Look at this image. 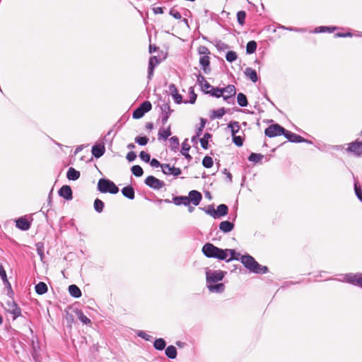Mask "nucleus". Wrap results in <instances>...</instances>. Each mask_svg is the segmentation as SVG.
Returning <instances> with one entry per match:
<instances>
[{
	"label": "nucleus",
	"instance_id": "f257e3e1",
	"mask_svg": "<svg viewBox=\"0 0 362 362\" xmlns=\"http://www.w3.org/2000/svg\"><path fill=\"white\" fill-rule=\"evenodd\" d=\"M241 262L250 272L256 274H265L268 272L266 266L259 264L252 256L249 255L241 256Z\"/></svg>",
	"mask_w": 362,
	"mask_h": 362
},
{
	"label": "nucleus",
	"instance_id": "f03ea898",
	"mask_svg": "<svg viewBox=\"0 0 362 362\" xmlns=\"http://www.w3.org/2000/svg\"><path fill=\"white\" fill-rule=\"evenodd\" d=\"M98 190L102 193L115 194L119 192V188L112 181L105 178H101L98 182Z\"/></svg>",
	"mask_w": 362,
	"mask_h": 362
},
{
	"label": "nucleus",
	"instance_id": "7ed1b4c3",
	"mask_svg": "<svg viewBox=\"0 0 362 362\" xmlns=\"http://www.w3.org/2000/svg\"><path fill=\"white\" fill-rule=\"evenodd\" d=\"M218 257L219 260H225L229 262L233 259L238 260V257H235L236 252L232 249H221L218 247Z\"/></svg>",
	"mask_w": 362,
	"mask_h": 362
},
{
	"label": "nucleus",
	"instance_id": "20e7f679",
	"mask_svg": "<svg viewBox=\"0 0 362 362\" xmlns=\"http://www.w3.org/2000/svg\"><path fill=\"white\" fill-rule=\"evenodd\" d=\"M285 129L278 124L269 126L264 131L267 136L272 138L276 136L284 135Z\"/></svg>",
	"mask_w": 362,
	"mask_h": 362
},
{
	"label": "nucleus",
	"instance_id": "39448f33",
	"mask_svg": "<svg viewBox=\"0 0 362 362\" xmlns=\"http://www.w3.org/2000/svg\"><path fill=\"white\" fill-rule=\"evenodd\" d=\"M145 184L153 189H160L165 186L163 181L155 177L153 175L148 176L144 181Z\"/></svg>",
	"mask_w": 362,
	"mask_h": 362
},
{
	"label": "nucleus",
	"instance_id": "423d86ee",
	"mask_svg": "<svg viewBox=\"0 0 362 362\" xmlns=\"http://www.w3.org/2000/svg\"><path fill=\"white\" fill-rule=\"evenodd\" d=\"M206 274L208 284L221 281L224 277V272L222 271H207Z\"/></svg>",
	"mask_w": 362,
	"mask_h": 362
},
{
	"label": "nucleus",
	"instance_id": "0eeeda50",
	"mask_svg": "<svg viewBox=\"0 0 362 362\" xmlns=\"http://www.w3.org/2000/svg\"><path fill=\"white\" fill-rule=\"evenodd\" d=\"M203 254L209 258L218 257V247L214 245L212 243H207L202 247Z\"/></svg>",
	"mask_w": 362,
	"mask_h": 362
},
{
	"label": "nucleus",
	"instance_id": "6e6552de",
	"mask_svg": "<svg viewBox=\"0 0 362 362\" xmlns=\"http://www.w3.org/2000/svg\"><path fill=\"white\" fill-rule=\"evenodd\" d=\"M160 108L161 110V123L163 125H165L173 110L170 108L168 103H163L160 105Z\"/></svg>",
	"mask_w": 362,
	"mask_h": 362
},
{
	"label": "nucleus",
	"instance_id": "1a4fd4ad",
	"mask_svg": "<svg viewBox=\"0 0 362 362\" xmlns=\"http://www.w3.org/2000/svg\"><path fill=\"white\" fill-rule=\"evenodd\" d=\"M344 281L355 286L362 287V274H347L344 276Z\"/></svg>",
	"mask_w": 362,
	"mask_h": 362
},
{
	"label": "nucleus",
	"instance_id": "9d476101",
	"mask_svg": "<svg viewBox=\"0 0 362 362\" xmlns=\"http://www.w3.org/2000/svg\"><path fill=\"white\" fill-rule=\"evenodd\" d=\"M346 151L356 156H361L362 155V141H356L350 143Z\"/></svg>",
	"mask_w": 362,
	"mask_h": 362
},
{
	"label": "nucleus",
	"instance_id": "9b49d317",
	"mask_svg": "<svg viewBox=\"0 0 362 362\" xmlns=\"http://www.w3.org/2000/svg\"><path fill=\"white\" fill-rule=\"evenodd\" d=\"M7 306V310L8 312L13 315V320H16L18 316L21 315V308L14 301H8Z\"/></svg>",
	"mask_w": 362,
	"mask_h": 362
},
{
	"label": "nucleus",
	"instance_id": "f8f14e48",
	"mask_svg": "<svg viewBox=\"0 0 362 362\" xmlns=\"http://www.w3.org/2000/svg\"><path fill=\"white\" fill-rule=\"evenodd\" d=\"M162 171L165 175H173L174 176H178L181 174V169L179 168H175L174 166L171 167L169 164H162L161 165Z\"/></svg>",
	"mask_w": 362,
	"mask_h": 362
},
{
	"label": "nucleus",
	"instance_id": "ddd939ff",
	"mask_svg": "<svg viewBox=\"0 0 362 362\" xmlns=\"http://www.w3.org/2000/svg\"><path fill=\"white\" fill-rule=\"evenodd\" d=\"M284 136L291 142L301 143L303 141H307V139H304L303 137L286 129L284 131Z\"/></svg>",
	"mask_w": 362,
	"mask_h": 362
},
{
	"label": "nucleus",
	"instance_id": "4468645a",
	"mask_svg": "<svg viewBox=\"0 0 362 362\" xmlns=\"http://www.w3.org/2000/svg\"><path fill=\"white\" fill-rule=\"evenodd\" d=\"M160 59L156 56L151 57L148 62V79L151 80L155 67L160 63Z\"/></svg>",
	"mask_w": 362,
	"mask_h": 362
},
{
	"label": "nucleus",
	"instance_id": "2eb2a0df",
	"mask_svg": "<svg viewBox=\"0 0 362 362\" xmlns=\"http://www.w3.org/2000/svg\"><path fill=\"white\" fill-rule=\"evenodd\" d=\"M58 193L60 197L64 198L66 200H71L73 198L72 190L71 187L69 185L62 186L59 189Z\"/></svg>",
	"mask_w": 362,
	"mask_h": 362
},
{
	"label": "nucleus",
	"instance_id": "dca6fc26",
	"mask_svg": "<svg viewBox=\"0 0 362 362\" xmlns=\"http://www.w3.org/2000/svg\"><path fill=\"white\" fill-rule=\"evenodd\" d=\"M222 90L224 100H228L236 93V89L233 85H228L226 88H222Z\"/></svg>",
	"mask_w": 362,
	"mask_h": 362
},
{
	"label": "nucleus",
	"instance_id": "f3484780",
	"mask_svg": "<svg viewBox=\"0 0 362 362\" xmlns=\"http://www.w3.org/2000/svg\"><path fill=\"white\" fill-rule=\"evenodd\" d=\"M189 203L192 202L194 206H197L202 198V194L197 190H192L189 193Z\"/></svg>",
	"mask_w": 362,
	"mask_h": 362
},
{
	"label": "nucleus",
	"instance_id": "a211bd4d",
	"mask_svg": "<svg viewBox=\"0 0 362 362\" xmlns=\"http://www.w3.org/2000/svg\"><path fill=\"white\" fill-rule=\"evenodd\" d=\"M169 91L177 104L182 102V96L178 93L177 89L175 84H170L168 87Z\"/></svg>",
	"mask_w": 362,
	"mask_h": 362
},
{
	"label": "nucleus",
	"instance_id": "6ab92c4d",
	"mask_svg": "<svg viewBox=\"0 0 362 362\" xmlns=\"http://www.w3.org/2000/svg\"><path fill=\"white\" fill-rule=\"evenodd\" d=\"M199 64L205 74H209L211 71L210 58L209 56H201Z\"/></svg>",
	"mask_w": 362,
	"mask_h": 362
},
{
	"label": "nucleus",
	"instance_id": "aec40b11",
	"mask_svg": "<svg viewBox=\"0 0 362 362\" xmlns=\"http://www.w3.org/2000/svg\"><path fill=\"white\" fill-rule=\"evenodd\" d=\"M92 154L97 158L101 157L105 152V147L103 144H98L92 147Z\"/></svg>",
	"mask_w": 362,
	"mask_h": 362
},
{
	"label": "nucleus",
	"instance_id": "412c9836",
	"mask_svg": "<svg viewBox=\"0 0 362 362\" xmlns=\"http://www.w3.org/2000/svg\"><path fill=\"white\" fill-rule=\"evenodd\" d=\"M30 222L24 217H21L16 221V227L22 230H28L30 228Z\"/></svg>",
	"mask_w": 362,
	"mask_h": 362
},
{
	"label": "nucleus",
	"instance_id": "4be33fe9",
	"mask_svg": "<svg viewBox=\"0 0 362 362\" xmlns=\"http://www.w3.org/2000/svg\"><path fill=\"white\" fill-rule=\"evenodd\" d=\"M233 223L228 221H223L219 224V228L223 233H229L233 229Z\"/></svg>",
	"mask_w": 362,
	"mask_h": 362
},
{
	"label": "nucleus",
	"instance_id": "5701e85b",
	"mask_svg": "<svg viewBox=\"0 0 362 362\" xmlns=\"http://www.w3.org/2000/svg\"><path fill=\"white\" fill-rule=\"evenodd\" d=\"M208 288L211 292L213 293H222L225 289V286L223 283H219L216 284H208Z\"/></svg>",
	"mask_w": 362,
	"mask_h": 362
},
{
	"label": "nucleus",
	"instance_id": "b1692460",
	"mask_svg": "<svg viewBox=\"0 0 362 362\" xmlns=\"http://www.w3.org/2000/svg\"><path fill=\"white\" fill-rule=\"evenodd\" d=\"M245 74L247 78H250L254 83L257 82L258 80L256 71L251 67H247L245 69Z\"/></svg>",
	"mask_w": 362,
	"mask_h": 362
},
{
	"label": "nucleus",
	"instance_id": "393cba45",
	"mask_svg": "<svg viewBox=\"0 0 362 362\" xmlns=\"http://www.w3.org/2000/svg\"><path fill=\"white\" fill-rule=\"evenodd\" d=\"M171 134L170 126H168L167 129L160 128L159 129L158 137L159 140H166Z\"/></svg>",
	"mask_w": 362,
	"mask_h": 362
},
{
	"label": "nucleus",
	"instance_id": "a878e982",
	"mask_svg": "<svg viewBox=\"0 0 362 362\" xmlns=\"http://www.w3.org/2000/svg\"><path fill=\"white\" fill-rule=\"evenodd\" d=\"M190 146L188 144V139H186L182 144L181 153L188 160L192 159V156L189 154Z\"/></svg>",
	"mask_w": 362,
	"mask_h": 362
},
{
	"label": "nucleus",
	"instance_id": "bb28decb",
	"mask_svg": "<svg viewBox=\"0 0 362 362\" xmlns=\"http://www.w3.org/2000/svg\"><path fill=\"white\" fill-rule=\"evenodd\" d=\"M122 193L125 197L129 199H134V189L132 186H127L123 187L122 189Z\"/></svg>",
	"mask_w": 362,
	"mask_h": 362
},
{
	"label": "nucleus",
	"instance_id": "cd10ccee",
	"mask_svg": "<svg viewBox=\"0 0 362 362\" xmlns=\"http://www.w3.org/2000/svg\"><path fill=\"white\" fill-rule=\"evenodd\" d=\"M173 203L177 206L181 204L188 206L189 204V199L186 196L175 197L173 198Z\"/></svg>",
	"mask_w": 362,
	"mask_h": 362
},
{
	"label": "nucleus",
	"instance_id": "c85d7f7f",
	"mask_svg": "<svg viewBox=\"0 0 362 362\" xmlns=\"http://www.w3.org/2000/svg\"><path fill=\"white\" fill-rule=\"evenodd\" d=\"M80 175L79 171L74 168H69L66 173V177L70 180H76L80 177Z\"/></svg>",
	"mask_w": 362,
	"mask_h": 362
},
{
	"label": "nucleus",
	"instance_id": "c756f323",
	"mask_svg": "<svg viewBox=\"0 0 362 362\" xmlns=\"http://www.w3.org/2000/svg\"><path fill=\"white\" fill-rule=\"evenodd\" d=\"M228 127L230 129L232 136L236 135L240 129L239 122L237 121L230 122L228 124Z\"/></svg>",
	"mask_w": 362,
	"mask_h": 362
},
{
	"label": "nucleus",
	"instance_id": "7c9ffc66",
	"mask_svg": "<svg viewBox=\"0 0 362 362\" xmlns=\"http://www.w3.org/2000/svg\"><path fill=\"white\" fill-rule=\"evenodd\" d=\"M35 292L39 295H43L47 292L48 288L45 283L39 282L35 285Z\"/></svg>",
	"mask_w": 362,
	"mask_h": 362
},
{
	"label": "nucleus",
	"instance_id": "2f4dec72",
	"mask_svg": "<svg viewBox=\"0 0 362 362\" xmlns=\"http://www.w3.org/2000/svg\"><path fill=\"white\" fill-rule=\"evenodd\" d=\"M69 292L70 295L74 298H79L81 296V291L80 288L75 284L69 286Z\"/></svg>",
	"mask_w": 362,
	"mask_h": 362
},
{
	"label": "nucleus",
	"instance_id": "473e14b6",
	"mask_svg": "<svg viewBox=\"0 0 362 362\" xmlns=\"http://www.w3.org/2000/svg\"><path fill=\"white\" fill-rule=\"evenodd\" d=\"M217 214V218L224 216L228 214V208L226 204H221L218 206L216 210Z\"/></svg>",
	"mask_w": 362,
	"mask_h": 362
},
{
	"label": "nucleus",
	"instance_id": "72a5a7b5",
	"mask_svg": "<svg viewBox=\"0 0 362 362\" xmlns=\"http://www.w3.org/2000/svg\"><path fill=\"white\" fill-rule=\"evenodd\" d=\"M206 94H209L210 95L216 98L223 97V90L221 88H214L212 87L211 90H206Z\"/></svg>",
	"mask_w": 362,
	"mask_h": 362
},
{
	"label": "nucleus",
	"instance_id": "f704fd0d",
	"mask_svg": "<svg viewBox=\"0 0 362 362\" xmlns=\"http://www.w3.org/2000/svg\"><path fill=\"white\" fill-rule=\"evenodd\" d=\"M165 355L171 359H174L177 356V349L174 346H168L165 349Z\"/></svg>",
	"mask_w": 362,
	"mask_h": 362
},
{
	"label": "nucleus",
	"instance_id": "c9c22d12",
	"mask_svg": "<svg viewBox=\"0 0 362 362\" xmlns=\"http://www.w3.org/2000/svg\"><path fill=\"white\" fill-rule=\"evenodd\" d=\"M237 102L240 107H246L248 105L246 95L242 93L238 94Z\"/></svg>",
	"mask_w": 362,
	"mask_h": 362
},
{
	"label": "nucleus",
	"instance_id": "e433bc0d",
	"mask_svg": "<svg viewBox=\"0 0 362 362\" xmlns=\"http://www.w3.org/2000/svg\"><path fill=\"white\" fill-rule=\"evenodd\" d=\"M76 316L82 323L85 325H88L90 323V320L86 317L81 310H78L76 312Z\"/></svg>",
	"mask_w": 362,
	"mask_h": 362
},
{
	"label": "nucleus",
	"instance_id": "4c0bfd02",
	"mask_svg": "<svg viewBox=\"0 0 362 362\" xmlns=\"http://www.w3.org/2000/svg\"><path fill=\"white\" fill-rule=\"evenodd\" d=\"M257 49V42L254 40H251L247 42L246 45V52L247 54H252Z\"/></svg>",
	"mask_w": 362,
	"mask_h": 362
},
{
	"label": "nucleus",
	"instance_id": "58836bf2",
	"mask_svg": "<svg viewBox=\"0 0 362 362\" xmlns=\"http://www.w3.org/2000/svg\"><path fill=\"white\" fill-rule=\"evenodd\" d=\"M210 138H211V134L209 133H206L200 139L201 146L204 149L208 148V141Z\"/></svg>",
	"mask_w": 362,
	"mask_h": 362
},
{
	"label": "nucleus",
	"instance_id": "ea45409f",
	"mask_svg": "<svg viewBox=\"0 0 362 362\" xmlns=\"http://www.w3.org/2000/svg\"><path fill=\"white\" fill-rule=\"evenodd\" d=\"M169 142L171 149L175 151L178 148L180 145L178 138L177 136H172L169 139Z\"/></svg>",
	"mask_w": 362,
	"mask_h": 362
},
{
	"label": "nucleus",
	"instance_id": "a19ab883",
	"mask_svg": "<svg viewBox=\"0 0 362 362\" xmlns=\"http://www.w3.org/2000/svg\"><path fill=\"white\" fill-rule=\"evenodd\" d=\"M354 191L358 199L362 202V189L358 182L356 180L354 181Z\"/></svg>",
	"mask_w": 362,
	"mask_h": 362
},
{
	"label": "nucleus",
	"instance_id": "79ce46f5",
	"mask_svg": "<svg viewBox=\"0 0 362 362\" xmlns=\"http://www.w3.org/2000/svg\"><path fill=\"white\" fill-rule=\"evenodd\" d=\"M131 170H132V173L136 177H141L144 174V170L140 165H134L132 167Z\"/></svg>",
	"mask_w": 362,
	"mask_h": 362
},
{
	"label": "nucleus",
	"instance_id": "37998d69",
	"mask_svg": "<svg viewBox=\"0 0 362 362\" xmlns=\"http://www.w3.org/2000/svg\"><path fill=\"white\" fill-rule=\"evenodd\" d=\"M263 158V155L261 153H252L249 157L248 160L250 161L254 162V163H258L261 161V160Z\"/></svg>",
	"mask_w": 362,
	"mask_h": 362
},
{
	"label": "nucleus",
	"instance_id": "c03bdc74",
	"mask_svg": "<svg viewBox=\"0 0 362 362\" xmlns=\"http://www.w3.org/2000/svg\"><path fill=\"white\" fill-rule=\"evenodd\" d=\"M214 161L211 157L206 156L202 160V165L206 168H210L213 166Z\"/></svg>",
	"mask_w": 362,
	"mask_h": 362
},
{
	"label": "nucleus",
	"instance_id": "a18cd8bd",
	"mask_svg": "<svg viewBox=\"0 0 362 362\" xmlns=\"http://www.w3.org/2000/svg\"><path fill=\"white\" fill-rule=\"evenodd\" d=\"M104 203L99 199H96L94 202V209L98 213H101L103 211Z\"/></svg>",
	"mask_w": 362,
	"mask_h": 362
},
{
	"label": "nucleus",
	"instance_id": "49530a36",
	"mask_svg": "<svg viewBox=\"0 0 362 362\" xmlns=\"http://www.w3.org/2000/svg\"><path fill=\"white\" fill-rule=\"evenodd\" d=\"M226 113L223 107L212 111L211 118H221Z\"/></svg>",
	"mask_w": 362,
	"mask_h": 362
},
{
	"label": "nucleus",
	"instance_id": "de8ad7c7",
	"mask_svg": "<svg viewBox=\"0 0 362 362\" xmlns=\"http://www.w3.org/2000/svg\"><path fill=\"white\" fill-rule=\"evenodd\" d=\"M138 107H139L141 110H144V113H146L151 110L152 105L148 100H146L143 102Z\"/></svg>",
	"mask_w": 362,
	"mask_h": 362
},
{
	"label": "nucleus",
	"instance_id": "09e8293b",
	"mask_svg": "<svg viewBox=\"0 0 362 362\" xmlns=\"http://www.w3.org/2000/svg\"><path fill=\"white\" fill-rule=\"evenodd\" d=\"M246 17V13L244 11H240L237 13V20L239 24L243 25L245 23V19Z\"/></svg>",
	"mask_w": 362,
	"mask_h": 362
},
{
	"label": "nucleus",
	"instance_id": "8fccbe9b",
	"mask_svg": "<svg viewBox=\"0 0 362 362\" xmlns=\"http://www.w3.org/2000/svg\"><path fill=\"white\" fill-rule=\"evenodd\" d=\"M237 54L233 51H229L226 55V59L229 62H233L237 59Z\"/></svg>",
	"mask_w": 362,
	"mask_h": 362
},
{
	"label": "nucleus",
	"instance_id": "3c124183",
	"mask_svg": "<svg viewBox=\"0 0 362 362\" xmlns=\"http://www.w3.org/2000/svg\"><path fill=\"white\" fill-rule=\"evenodd\" d=\"M134 140L139 145L145 146L148 141V138L146 136H136Z\"/></svg>",
	"mask_w": 362,
	"mask_h": 362
},
{
	"label": "nucleus",
	"instance_id": "603ef678",
	"mask_svg": "<svg viewBox=\"0 0 362 362\" xmlns=\"http://www.w3.org/2000/svg\"><path fill=\"white\" fill-rule=\"evenodd\" d=\"M233 142L238 147H240L243 145V139L240 136L234 135L232 136Z\"/></svg>",
	"mask_w": 362,
	"mask_h": 362
},
{
	"label": "nucleus",
	"instance_id": "864d4df0",
	"mask_svg": "<svg viewBox=\"0 0 362 362\" xmlns=\"http://www.w3.org/2000/svg\"><path fill=\"white\" fill-rule=\"evenodd\" d=\"M144 110H141L139 107H137L133 112L132 117L134 119H140L144 115Z\"/></svg>",
	"mask_w": 362,
	"mask_h": 362
},
{
	"label": "nucleus",
	"instance_id": "5fc2aeb1",
	"mask_svg": "<svg viewBox=\"0 0 362 362\" xmlns=\"http://www.w3.org/2000/svg\"><path fill=\"white\" fill-rule=\"evenodd\" d=\"M198 53L201 56H209V54H210V51L205 46H199L198 48Z\"/></svg>",
	"mask_w": 362,
	"mask_h": 362
},
{
	"label": "nucleus",
	"instance_id": "6e6d98bb",
	"mask_svg": "<svg viewBox=\"0 0 362 362\" xmlns=\"http://www.w3.org/2000/svg\"><path fill=\"white\" fill-rule=\"evenodd\" d=\"M205 211L213 218H217L216 211L212 205L209 206Z\"/></svg>",
	"mask_w": 362,
	"mask_h": 362
},
{
	"label": "nucleus",
	"instance_id": "4d7b16f0",
	"mask_svg": "<svg viewBox=\"0 0 362 362\" xmlns=\"http://www.w3.org/2000/svg\"><path fill=\"white\" fill-rule=\"evenodd\" d=\"M153 346L158 350H163L165 347V341H154Z\"/></svg>",
	"mask_w": 362,
	"mask_h": 362
},
{
	"label": "nucleus",
	"instance_id": "13d9d810",
	"mask_svg": "<svg viewBox=\"0 0 362 362\" xmlns=\"http://www.w3.org/2000/svg\"><path fill=\"white\" fill-rule=\"evenodd\" d=\"M197 99V94L194 92V88L192 87L189 88V103L191 104H194Z\"/></svg>",
	"mask_w": 362,
	"mask_h": 362
},
{
	"label": "nucleus",
	"instance_id": "bf43d9fd",
	"mask_svg": "<svg viewBox=\"0 0 362 362\" xmlns=\"http://www.w3.org/2000/svg\"><path fill=\"white\" fill-rule=\"evenodd\" d=\"M139 157L142 160H144L146 163H148L150 161L151 157L150 155L145 152V151H141L139 154Z\"/></svg>",
	"mask_w": 362,
	"mask_h": 362
},
{
	"label": "nucleus",
	"instance_id": "052dcab7",
	"mask_svg": "<svg viewBox=\"0 0 362 362\" xmlns=\"http://www.w3.org/2000/svg\"><path fill=\"white\" fill-rule=\"evenodd\" d=\"M334 29H335V28H331V27H327V26H320L316 28L315 31L317 33H322V32H325L327 30L332 32Z\"/></svg>",
	"mask_w": 362,
	"mask_h": 362
},
{
	"label": "nucleus",
	"instance_id": "680f3d73",
	"mask_svg": "<svg viewBox=\"0 0 362 362\" xmlns=\"http://www.w3.org/2000/svg\"><path fill=\"white\" fill-rule=\"evenodd\" d=\"M200 121H201V124H200V127L197 129V136H199L201 135V133L203 131V129L204 128L205 124H206L205 119L201 118Z\"/></svg>",
	"mask_w": 362,
	"mask_h": 362
},
{
	"label": "nucleus",
	"instance_id": "e2e57ef3",
	"mask_svg": "<svg viewBox=\"0 0 362 362\" xmlns=\"http://www.w3.org/2000/svg\"><path fill=\"white\" fill-rule=\"evenodd\" d=\"M169 13L170 16H172L175 19H181V18H182V16L180 13V12L178 11L175 10V8L170 9Z\"/></svg>",
	"mask_w": 362,
	"mask_h": 362
},
{
	"label": "nucleus",
	"instance_id": "0e129e2a",
	"mask_svg": "<svg viewBox=\"0 0 362 362\" xmlns=\"http://www.w3.org/2000/svg\"><path fill=\"white\" fill-rule=\"evenodd\" d=\"M136 158V154L134 151H129L126 156L127 160L129 162L134 161Z\"/></svg>",
	"mask_w": 362,
	"mask_h": 362
},
{
	"label": "nucleus",
	"instance_id": "69168bd1",
	"mask_svg": "<svg viewBox=\"0 0 362 362\" xmlns=\"http://www.w3.org/2000/svg\"><path fill=\"white\" fill-rule=\"evenodd\" d=\"M36 246L37 254L40 256V258L42 259L44 257L43 246L41 243H37Z\"/></svg>",
	"mask_w": 362,
	"mask_h": 362
},
{
	"label": "nucleus",
	"instance_id": "338daca9",
	"mask_svg": "<svg viewBox=\"0 0 362 362\" xmlns=\"http://www.w3.org/2000/svg\"><path fill=\"white\" fill-rule=\"evenodd\" d=\"M202 91H204L206 93V90H209L213 87L211 86L206 81L203 83L202 86H201Z\"/></svg>",
	"mask_w": 362,
	"mask_h": 362
},
{
	"label": "nucleus",
	"instance_id": "774afa93",
	"mask_svg": "<svg viewBox=\"0 0 362 362\" xmlns=\"http://www.w3.org/2000/svg\"><path fill=\"white\" fill-rule=\"evenodd\" d=\"M149 162H150L151 165L154 168L161 167V165H162V164H160V162L156 158H153Z\"/></svg>",
	"mask_w": 362,
	"mask_h": 362
}]
</instances>
